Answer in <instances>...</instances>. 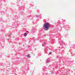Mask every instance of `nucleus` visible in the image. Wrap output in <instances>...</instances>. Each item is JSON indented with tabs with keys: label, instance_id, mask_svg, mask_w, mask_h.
Instances as JSON below:
<instances>
[{
	"label": "nucleus",
	"instance_id": "3",
	"mask_svg": "<svg viewBox=\"0 0 75 75\" xmlns=\"http://www.w3.org/2000/svg\"><path fill=\"white\" fill-rule=\"evenodd\" d=\"M27 35V33H25L24 34V35H25V36H26V35Z\"/></svg>",
	"mask_w": 75,
	"mask_h": 75
},
{
	"label": "nucleus",
	"instance_id": "2",
	"mask_svg": "<svg viewBox=\"0 0 75 75\" xmlns=\"http://www.w3.org/2000/svg\"><path fill=\"white\" fill-rule=\"evenodd\" d=\"M27 57H29L30 58V54H28L27 55Z\"/></svg>",
	"mask_w": 75,
	"mask_h": 75
},
{
	"label": "nucleus",
	"instance_id": "4",
	"mask_svg": "<svg viewBox=\"0 0 75 75\" xmlns=\"http://www.w3.org/2000/svg\"><path fill=\"white\" fill-rule=\"evenodd\" d=\"M50 54H51V52H50L49 53Z\"/></svg>",
	"mask_w": 75,
	"mask_h": 75
},
{
	"label": "nucleus",
	"instance_id": "5",
	"mask_svg": "<svg viewBox=\"0 0 75 75\" xmlns=\"http://www.w3.org/2000/svg\"><path fill=\"white\" fill-rule=\"evenodd\" d=\"M27 32H28V31H27Z\"/></svg>",
	"mask_w": 75,
	"mask_h": 75
},
{
	"label": "nucleus",
	"instance_id": "1",
	"mask_svg": "<svg viewBox=\"0 0 75 75\" xmlns=\"http://www.w3.org/2000/svg\"><path fill=\"white\" fill-rule=\"evenodd\" d=\"M50 24L48 23H45L43 26V29L46 31L48 30L50 27Z\"/></svg>",
	"mask_w": 75,
	"mask_h": 75
}]
</instances>
